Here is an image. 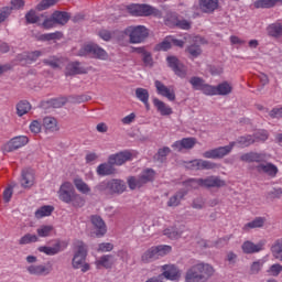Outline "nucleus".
Returning a JSON list of instances; mask_svg holds the SVG:
<instances>
[{
  "instance_id": "1",
  "label": "nucleus",
  "mask_w": 282,
  "mask_h": 282,
  "mask_svg": "<svg viewBox=\"0 0 282 282\" xmlns=\"http://www.w3.org/2000/svg\"><path fill=\"white\" fill-rule=\"evenodd\" d=\"M257 140L253 135L247 134L243 137L238 138L236 141L229 142L228 145L225 147H218L212 150H207L203 153V158L206 160H223V158H226V155H230L232 153V150L237 144L241 147L242 149L246 147H250L251 144H254Z\"/></svg>"
},
{
  "instance_id": "2",
  "label": "nucleus",
  "mask_w": 282,
  "mask_h": 282,
  "mask_svg": "<svg viewBox=\"0 0 282 282\" xmlns=\"http://www.w3.org/2000/svg\"><path fill=\"white\" fill-rule=\"evenodd\" d=\"M215 274V269L208 263H197L187 269L185 282H207Z\"/></svg>"
},
{
  "instance_id": "3",
  "label": "nucleus",
  "mask_w": 282,
  "mask_h": 282,
  "mask_svg": "<svg viewBox=\"0 0 282 282\" xmlns=\"http://www.w3.org/2000/svg\"><path fill=\"white\" fill-rule=\"evenodd\" d=\"M96 191L104 193V195H122L127 191V184L122 180L112 178L100 182L96 186Z\"/></svg>"
},
{
  "instance_id": "4",
  "label": "nucleus",
  "mask_w": 282,
  "mask_h": 282,
  "mask_svg": "<svg viewBox=\"0 0 282 282\" xmlns=\"http://www.w3.org/2000/svg\"><path fill=\"white\" fill-rule=\"evenodd\" d=\"M121 36H129L132 44L144 43L149 39V29L144 25L128 26L121 32Z\"/></svg>"
},
{
  "instance_id": "5",
  "label": "nucleus",
  "mask_w": 282,
  "mask_h": 282,
  "mask_svg": "<svg viewBox=\"0 0 282 282\" xmlns=\"http://www.w3.org/2000/svg\"><path fill=\"white\" fill-rule=\"evenodd\" d=\"M169 252H171V246L161 245L151 247L142 254L141 261H143V263H151V261H155L161 257H166Z\"/></svg>"
},
{
  "instance_id": "6",
  "label": "nucleus",
  "mask_w": 282,
  "mask_h": 282,
  "mask_svg": "<svg viewBox=\"0 0 282 282\" xmlns=\"http://www.w3.org/2000/svg\"><path fill=\"white\" fill-rule=\"evenodd\" d=\"M128 11L133 17H160V10L148 4H132L128 7Z\"/></svg>"
},
{
  "instance_id": "7",
  "label": "nucleus",
  "mask_w": 282,
  "mask_h": 282,
  "mask_svg": "<svg viewBox=\"0 0 282 282\" xmlns=\"http://www.w3.org/2000/svg\"><path fill=\"white\" fill-rule=\"evenodd\" d=\"M79 56H93V58H99V61H107L109 54L98 44H87L79 51Z\"/></svg>"
},
{
  "instance_id": "8",
  "label": "nucleus",
  "mask_w": 282,
  "mask_h": 282,
  "mask_svg": "<svg viewBox=\"0 0 282 282\" xmlns=\"http://www.w3.org/2000/svg\"><path fill=\"white\" fill-rule=\"evenodd\" d=\"M74 246L75 253L72 260V265L74 270H80V265H83L87 259V246L79 240H77Z\"/></svg>"
},
{
  "instance_id": "9",
  "label": "nucleus",
  "mask_w": 282,
  "mask_h": 282,
  "mask_svg": "<svg viewBox=\"0 0 282 282\" xmlns=\"http://www.w3.org/2000/svg\"><path fill=\"white\" fill-rule=\"evenodd\" d=\"M133 158H138V152L133 150H124L117 154H112L108 158L109 164H113V166H122V164L127 162H131Z\"/></svg>"
},
{
  "instance_id": "10",
  "label": "nucleus",
  "mask_w": 282,
  "mask_h": 282,
  "mask_svg": "<svg viewBox=\"0 0 282 282\" xmlns=\"http://www.w3.org/2000/svg\"><path fill=\"white\" fill-rule=\"evenodd\" d=\"M76 193V189L74 188V184L69 181H65L59 186V189L57 192L58 199L63 202L64 204H72V198L74 197Z\"/></svg>"
},
{
  "instance_id": "11",
  "label": "nucleus",
  "mask_w": 282,
  "mask_h": 282,
  "mask_svg": "<svg viewBox=\"0 0 282 282\" xmlns=\"http://www.w3.org/2000/svg\"><path fill=\"white\" fill-rule=\"evenodd\" d=\"M28 142L30 140L25 135L14 137L2 147V151L4 153H12V151H18V149L25 147Z\"/></svg>"
},
{
  "instance_id": "12",
  "label": "nucleus",
  "mask_w": 282,
  "mask_h": 282,
  "mask_svg": "<svg viewBox=\"0 0 282 282\" xmlns=\"http://www.w3.org/2000/svg\"><path fill=\"white\" fill-rule=\"evenodd\" d=\"M256 171L262 175H268V177L274 178L279 175V167L274 163L268 162V159L263 162H259L256 165Z\"/></svg>"
},
{
  "instance_id": "13",
  "label": "nucleus",
  "mask_w": 282,
  "mask_h": 282,
  "mask_svg": "<svg viewBox=\"0 0 282 282\" xmlns=\"http://www.w3.org/2000/svg\"><path fill=\"white\" fill-rule=\"evenodd\" d=\"M161 276L167 281H180L182 272L175 264H164L161 267Z\"/></svg>"
},
{
  "instance_id": "14",
  "label": "nucleus",
  "mask_w": 282,
  "mask_h": 282,
  "mask_svg": "<svg viewBox=\"0 0 282 282\" xmlns=\"http://www.w3.org/2000/svg\"><path fill=\"white\" fill-rule=\"evenodd\" d=\"M154 87L159 96H163V98H167V100H170L171 102L175 100V89L173 88V86H166L164 85V83L160 80H155Z\"/></svg>"
},
{
  "instance_id": "15",
  "label": "nucleus",
  "mask_w": 282,
  "mask_h": 282,
  "mask_svg": "<svg viewBox=\"0 0 282 282\" xmlns=\"http://www.w3.org/2000/svg\"><path fill=\"white\" fill-rule=\"evenodd\" d=\"M169 67L174 70V74L180 78H186L187 69L184 64L180 62V59L175 56H167L166 58Z\"/></svg>"
},
{
  "instance_id": "16",
  "label": "nucleus",
  "mask_w": 282,
  "mask_h": 282,
  "mask_svg": "<svg viewBox=\"0 0 282 282\" xmlns=\"http://www.w3.org/2000/svg\"><path fill=\"white\" fill-rule=\"evenodd\" d=\"M268 160V154L263 152H247L240 155V162H247L248 164L256 162H265Z\"/></svg>"
},
{
  "instance_id": "17",
  "label": "nucleus",
  "mask_w": 282,
  "mask_h": 282,
  "mask_svg": "<svg viewBox=\"0 0 282 282\" xmlns=\"http://www.w3.org/2000/svg\"><path fill=\"white\" fill-rule=\"evenodd\" d=\"M195 144H197V139L191 137V138H183L182 140H178L172 144V149L174 151L182 152L185 150L191 151V149L195 148Z\"/></svg>"
},
{
  "instance_id": "18",
  "label": "nucleus",
  "mask_w": 282,
  "mask_h": 282,
  "mask_svg": "<svg viewBox=\"0 0 282 282\" xmlns=\"http://www.w3.org/2000/svg\"><path fill=\"white\" fill-rule=\"evenodd\" d=\"M26 271L33 276H47L52 272V267L45 264H31L26 268Z\"/></svg>"
},
{
  "instance_id": "19",
  "label": "nucleus",
  "mask_w": 282,
  "mask_h": 282,
  "mask_svg": "<svg viewBox=\"0 0 282 282\" xmlns=\"http://www.w3.org/2000/svg\"><path fill=\"white\" fill-rule=\"evenodd\" d=\"M264 247V240L258 242L257 245L252 241H245L241 246L242 252H245V254H254L257 252H261V250H263Z\"/></svg>"
},
{
  "instance_id": "20",
  "label": "nucleus",
  "mask_w": 282,
  "mask_h": 282,
  "mask_svg": "<svg viewBox=\"0 0 282 282\" xmlns=\"http://www.w3.org/2000/svg\"><path fill=\"white\" fill-rule=\"evenodd\" d=\"M200 182H203V188H221L226 186V181L215 175L203 178Z\"/></svg>"
},
{
  "instance_id": "21",
  "label": "nucleus",
  "mask_w": 282,
  "mask_h": 282,
  "mask_svg": "<svg viewBox=\"0 0 282 282\" xmlns=\"http://www.w3.org/2000/svg\"><path fill=\"white\" fill-rule=\"evenodd\" d=\"M90 221L96 230V237H105L107 235V225H105V220L100 216H91Z\"/></svg>"
},
{
  "instance_id": "22",
  "label": "nucleus",
  "mask_w": 282,
  "mask_h": 282,
  "mask_svg": "<svg viewBox=\"0 0 282 282\" xmlns=\"http://www.w3.org/2000/svg\"><path fill=\"white\" fill-rule=\"evenodd\" d=\"M184 230H186V226L180 225L177 226H170L163 230L164 237L167 239H180L182 235H184Z\"/></svg>"
},
{
  "instance_id": "23",
  "label": "nucleus",
  "mask_w": 282,
  "mask_h": 282,
  "mask_svg": "<svg viewBox=\"0 0 282 282\" xmlns=\"http://www.w3.org/2000/svg\"><path fill=\"white\" fill-rule=\"evenodd\" d=\"M66 76H76L78 74H87V68L80 62H70L66 65Z\"/></svg>"
},
{
  "instance_id": "24",
  "label": "nucleus",
  "mask_w": 282,
  "mask_h": 282,
  "mask_svg": "<svg viewBox=\"0 0 282 282\" xmlns=\"http://www.w3.org/2000/svg\"><path fill=\"white\" fill-rule=\"evenodd\" d=\"M21 186L23 188H32L34 186V171L32 169L22 171Z\"/></svg>"
},
{
  "instance_id": "25",
  "label": "nucleus",
  "mask_w": 282,
  "mask_h": 282,
  "mask_svg": "<svg viewBox=\"0 0 282 282\" xmlns=\"http://www.w3.org/2000/svg\"><path fill=\"white\" fill-rule=\"evenodd\" d=\"M199 8L202 12L210 14L219 8V0H199Z\"/></svg>"
},
{
  "instance_id": "26",
  "label": "nucleus",
  "mask_w": 282,
  "mask_h": 282,
  "mask_svg": "<svg viewBox=\"0 0 282 282\" xmlns=\"http://www.w3.org/2000/svg\"><path fill=\"white\" fill-rule=\"evenodd\" d=\"M115 263L116 259L113 258V256L106 254L97 259L95 265L98 270H100V268H106L107 270H109V268H112Z\"/></svg>"
},
{
  "instance_id": "27",
  "label": "nucleus",
  "mask_w": 282,
  "mask_h": 282,
  "mask_svg": "<svg viewBox=\"0 0 282 282\" xmlns=\"http://www.w3.org/2000/svg\"><path fill=\"white\" fill-rule=\"evenodd\" d=\"M153 105L159 113H161L162 116H171V113H173V108H171L169 105L158 98L153 99Z\"/></svg>"
},
{
  "instance_id": "28",
  "label": "nucleus",
  "mask_w": 282,
  "mask_h": 282,
  "mask_svg": "<svg viewBox=\"0 0 282 282\" xmlns=\"http://www.w3.org/2000/svg\"><path fill=\"white\" fill-rule=\"evenodd\" d=\"M265 221H268V219L265 217H256L253 220H251L250 223H247L243 227L242 230H245L246 232H248V230H252L254 228H263V226H265Z\"/></svg>"
},
{
  "instance_id": "29",
  "label": "nucleus",
  "mask_w": 282,
  "mask_h": 282,
  "mask_svg": "<svg viewBox=\"0 0 282 282\" xmlns=\"http://www.w3.org/2000/svg\"><path fill=\"white\" fill-rule=\"evenodd\" d=\"M52 15L53 21H55V25H67L69 19H72L69 13L65 11H55Z\"/></svg>"
},
{
  "instance_id": "30",
  "label": "nucleus",
  "mask_w": 282,
  "mask_h": 282,
  "mask_svg": "<svg viewBox=\"0 0 282 282\" xmlns=\"http://www.w3.org/2000/svg\"><path fill=\"white\" fill-rule=\"evenodd\" d=\"M73 184L75 188H77L78 193H82V195H90L91 194V187L83 181V178L77 177L74 178Z\"/></svg>"
},
{
  "instance_id": "31",
  "label": "nucleus",
  "mask_w": 282,
  "mask_h": 282,
  "mask_svg": "<svg viewBox=\"0 0 282 282\" xmlns=\"http://www.w3.org/2000/svg\"><path fill=\"white\" fill-rule=\"evenodd\" d=\"M43 56V52L41 51H33L29 53H23L19 56V61H25L26 63H35Z\"/></svg>"
},
{
  "instance_id": "32",
  "label": "nucleus",
  "mask_w": 282,
  "mask_h": 282,
  "mask_svg": "<svg viewBox=\"0 0 282 282\" xmlns=\"http://www.w3.org/2000/svg\"><path fill=\"white\" fill-rule=\"evenodd\" d=\"M116 173V169H113V164L109 163H101L97 167V174L101 175L102 177L107 175H113Z\"/></svg>"
},
{
  "instance_id": "33",
  "label": "nucleus",
  "mask_w": 282,
  "mask_h": 282,
  "mask_svg": "<svg viewBox=\"0 0 282 282\" xmlns=\"http://www.w3.org/2000/svg\"><path fill=\"white\" fill-rule=\"evenodd\" d=\"M271 253L274 259L282 261V238L276 239L271 246Z\"/></svg>"
},
{
  "instance_id": "34",
  "label": "nucleus",
  "mask_w": 282,
  "mask_h": 282,
  "mask_svg": "<svg viewBox=\"0 0 282 282\" xmlns=\"http://www.w3.org/2000/svg\"><path fill=\"white\" fill-rule=\"evenodd\" d=\"M267 32L269 34V36H273L274 39H279L282 36V24L281 22H274L272 24H270L267 28Z\"/></svg>"
},
{
  "instance_id": "35",
  "label": "nucleus",
  "mask_w": 282,
  "mask_h": 282,
  "mask_svg": "<svg viewBox=\"0 0 282 282\" xmlns=\"http://www.w3.org/2000/svg\"><path fill=\"white\" fill-rule=\"evenodd\" d=\"M43 127L46 131H58V121L54 117H45L43 119Z\"/></svg>"
},
{
  "instance_id": "36",
  "label": "nucleus",
  "mask_w": 282,
  "mask_h": 282,
  "mask_svg": "<svg viewBox=\"0 0 282 282\" xmlns=\"http://www.w3.org/2000/svg\"><path fill=\"white\" fill-rule=\"evenodd\" d=\"M265 261L263 260H256L249 267V274L251 276H257V274H261V270H263V265Z\"/></svg>"
},
{
  "instance_id": "37",
  "label": "nucleus",
  "mask_w": 282,
  "mask_h": 282,
  "mask_svg": "<svg viewBox=\"0 0 282 282\" xmlns=\"http://www.w3.org/2000/svg\"><path fill=\"white\" fill-rule=\"evenodd\" d=\"M135 97L143 102L145 109H149V90L147 88H137Z\"/></svg>"
},
{
  "instance_id": "38",
  "label": "nucleus",
  "mask_w": 282,
  "mask_h": 282,
  "mask_svg": "<svg viewBox=\"0 0 282 282\" xmlns=\"http://www.w3.org/2000/svg\"><path fill=\"white\" fill-rule=\"evenodd\" d=\"M228 94H232V86L228 82L216 86V96H228Z\"/></svg>"
},
{
  "instance_id": "39",
  "label": "nucleus",
  "mask_w": 282,
  "mask_h": 282,
  "mask_svg": "<svg viewBox=\"0 0 282 282\" xmlns=\"http://www.w3.org/2000/svg\"><path fill=\"white\" fill-rule=\"evenodd\" d=\"M276 3H282V0H257L253 6L254 8L270 9L274 8Z\"/></svg>"
},
{
  "instance_id": "40",
  "label": "nucleus",
  "mask_w": 282,
  "mask_h": 282,
  "mask_svg": "<svg viewBox=\"0 0 282 282\" xmlns=\"http://www.w3.org/2000/svg\"><path fill=\"white\" fill-rule=\"evenodd\" d=\"M30 109H32V105H30L29 101L22 100L17 104V113L20 118L25 116V113H29Z\"/></svg>"
},
{
  "instance_id": "41",
  "label": "nucleus",
  "mask_w": 282,
  "mask_h": 282,
  "mask_svg": "<svg viewBox=\"0 0 282 282\" xmlns=\"http://www.w3.org/2000/svg\"><path fill=\"white\" fill-rule=\"evenodd\" d=\"M54 213V207L50 205L42 206L35 212L36 219H43V217H50Z\"/></svg>"
},
{
  "instance_id": "42",
  "label": "nucleus",
  "mask_w": 282,
  "mask_h": 282,
  "mask_svg": "<svg viewBox=\"0 0 282 282\" xmlns=\"http://www.w3.org/2000/svg\"><path fill=\"white\" fill-rule=\"evenodd\" d=\"M40 252H44V254H48V257H54V254H58L61 252V243H55L53 247H40Z\"/></svg>"
},
{
  "instance_id": "43",
  "label": "nucleus",
  "mask_w": 282,
  "mask_h": 282,
  "mask_svg": "<svg viewBox=\"0 0 282 282\" xmlns=\"http://www.w3.org/2000/svg\"><path fill=\"white\" fill-rule=\"evenodd\" d=\"M39 241V236L34 234H25L19 239L20 246H28L29 243H36Z\"/></svg>"
},
{
  "instance_id": "44",
  "label": "nucleus",
  "mask_w": 282,
  "mask_h": 282,
  "mask_svg": "<svg viewBox=\"0 0 282 282\" xmlns=\"http://www.w3.org/2000/svg\"><path fill=\"white\" fill-rule=\"evenodd\" d=\"M128 186L131 191H135V188H142V186H144V183L142 182V178L140 176H130L128 177Z\"/></svg>"
},
{
  "instance_id": "45",
  "label": "nucleus",
  "mask_w": 282,
  "mask_h": 282,
  "mask_svg": "<svg viewBox=\"0 0 282 282\" xmlns=\"http://www.w3.org/2000/svg\"><path fill=\"white\" fill-rule=\"evenodd\" d=\"M184 195H186V193L184 192H178L176 194H174L167 202V206L170 208H173L175 206H180V203L182 202V199L184 198Z\"/></svg>"
},
{
  "instance_id": "46",
  "label": "nucleus",
  "mask_w": 282,
  "mask_h": 282,
  "mask_svg": "<svg viewBox=\"0 0 282 282\" xmlns=\"http://www.w3.org/2000/svg\"><path fill=\"white\" fill-rule=\"evenodd\" d=\"M189 85H192L193 89L202 91V89H204V86L206 85V82L202 77L194 76L189 79Z\"/></svg>"
},
{
  "instance_id": "47",
  "label": "nucleus",
  "mask_w": 282,
  "mask_h": 282,
  "mask_svg": "<svg viewBox=\"0 0 282 282\" xmlns=\"http://www.w3.org/2000/svg\"><path fill=\"white\" fill-rule=\"evenodd\" d=\"M86 199L78 193L75 192V195H73V198H70V204L74 206V208H83L86 204Z\"/></svg>"
},
{
  "instance_id": "48",
  "label": "nucleus",
  "mask_w": 282,
  "mask_h": 282,
  "mask_svg": "<svg viewBox=\"0 0 282 282\" xmlns=\"http://www.w3.org/2000/svg\"><path fill=\"white\" fill-rule=\"evenodd\" d=\"M173 47L171 36L165 37L161 43L156 44V52H169Z\"/></svg>"
},
{
  "instance_id": "49",
  "label": "nucleus",
  "mask_w": 282,
  "mask_h": 282,
  "mask_svg": "<svg viewBox=\"0 0 282 282\" xmlns=\"http://www.w3.org/2000/svg\"><path fill=\"white\" fill-rule=\"evenodd\" d=\"M39 237H50L54 232V226L52 225H42L36 229Z\"/></svg>"
},
{
  "instance_id": "50",
  "label": "nucleus",
  "mask_w": 282,
  "mask_h": 282,
  "mask_svg": "<svg viewBox=\"0 0 282 282\" xmlns=\"http://www.w3.org/2000/svg\"><path fill=\"white\" fill-rule=\"evenodd\" d=\"M171 153V148L169 147H163L159 149L156 153V160L158 162H166L167 155Z\"/></svg>"
},
{
  "instance_id": "51",
  "label": "nucleus",
  "mask_w": 282,
  "mask_h": 282,
  "mask_svg": "<svg viewBox=\"0 0 282 282\" xmlns=\"http://www.w3.org/2000/svg\"><path fill=\"white\" fill-rule=\"evenodd\" d=\"M140 177H141V182H143V184H147L149 182H153V178L155 177V171L145 170V171L142 172Z\"/></svg>"
},
{
  "instance_id": "52",
  "label": "nucleus",
  "mask_w": 282,
  "mask_h": 282,
  "mask_svg": "<svg viewBox=\"0 0 282 282\" xmlns=\"http://www.w3.org/2000/svg\"><path fill=\"white\" fill-rule=\"evenodd\" d=\"M186 52L192 58H197V56L202 55V47L197 44H192L186 48Z\"/></svg>"
},
{
  "instance_id": "53",
  "label": "nucleus",
  "mask_w": 282,
  "mask_h": 282,
  "mask_svg": "<svg viewBox=\"0 0 282 282\" xmlns=\"http://www.w3.org/2000/svg\"><path fill=\"white\" fill-rule=\"evenodd\" d=\"M41 19H42V17H41V15H37V14H36V11H34V10H31V11H29V12L25 14V20H26V22H28V23H31V24H33V23H40V22H41Z\"/></svg>"
},
{
  "instance_id": "54",
  "label": "nucleus",
  "mask_w": 282,
  "mask_h": 282,
  "mask_svg": "<svg viewBox=\"0 0 282 282\" xmlns=\"http://www.w3.org/2000/svg\"><path fill=\"white\" fill-rule=\"evenodd\" d=\"M58 3V0H42L37 6L36 10L43 11L52 8V6H56Z\"/></svg>"
},
{
  "instance_id": "55",
  "label": "nucleus",
  "mask_w": 282,
  "mask_h": 282,
  "mask_svg": "<svg viewBox=\"0 0 282 282\" xmlns=\"http://www.w3.org/2000/svg\"><path fill=\"white\" fill-rule=\"evenodd\" d=\"M61 39H63V33L61 31L42 35L43 41H61Z\"/></svg>"
},
{
  "instance_id": "56",
  "label": "nucleus",
  "mask_w": 282,
  "mask_h": 282,
  "mask_svg": "<svg viewBox=\"0 0 282 282\" xmlns=\"http://www.w3.org/2000/svg\"><path fill=\"white\" fill-rule=\"evenodd\" d=\"M184 164H185V169H189L191 171H200L202 159H195L193 161H187Z\"/></svg>"
},
{
  "instance_id": "57",
  "label": "nucleus",
  "mask_w": 282,
  "mask_h": 282,
  "mask_svg": "<svg viewBox=\"0 0 282 282\" xmlns=\"http://www.w3.org/2000/svg\"><path fill=\"white\" fill-rule=\"evenodd\" d=\"M42 19H44L42 23V28L45 30H51V28H54L56 25V22L54 21V17L51 15V18H47L46 14H41Z\"/></svg>"
},
{
  "instance_id": "58",
  "label": "nucleus",
  "mask_w": 282,
  "mask_h": 282,
  "mask_svg": "<svg viewBox=\"0 0 282 282\" xmlns=\"http://www.w3.org/2000/svg\"><path fill=\"white\" fill-rule=\"evenodd\" d=\"M48 104L51 105V107H54V109H61V107L67 105V98L62 97L57 99H52L51 101H48Z\"/></svg>"
},
{
  "instance_id": "59",
  "label": "nucleus",
  "mask_w": 282,
  "mask_h": 282,
  "mask_svg": "<svg viewBox=\"0 0 282 282\" xmlns=\"http://www.w3.org/2000/svg\"><path fill=\"white\" fill-rule=\"evenodd\" d=\"M267 139L268 131L265 130H258L253 133V140H256V142H265Z\"/></svg>"
},
{
  "instance_id": "60",
  "label": "nucleus",
  "mask_w": 282,
  "mask_h": 282,
  "mask_svg": "<svg viewBox=\"0 0 282 282\" xmlns=\"http://www.w3.org/2000/svg\"><path fill=\"white\" fill-rule=\"evenodd\" d=\"M202 91L205 96H217V86L205 84Z\"/></svg>"
},
{
  "instance_id": "61",
  "label": "nucleus",
  "mask_w": 282,
  "mask_h": 282,
  "mask_svg": "<svg viewBox=\"0 0 282 282\" xmlns=\"http://www.w3.org/2000/svg\"><path fill=\"white\" fill-rule=\"evenodd\" d=\"M217 163H214L212 161H206L200 159V171H213V169H217Z\"/></svg>"
},
{
  "instance_id": "62",
  "label": "nucleus",
  "mask_w": 282,
  "mask_h": 282,
  "mask_svg": "<svg viewBox=\"0 0 282 282\" xmlns=\"http://www.w3.org/2000/svg\"><path fill=\"white\" fill-rule=\"evenodd\" d=\"M281 272H282V265L280 263L272 264L268 270V273L271 276H279V273Z\"/></svg>"
},
{
  "instance_id": "63",
  "label": "nucleus",
  "mask_w": 282,
  "mask_h": 282,
  "mask_svg": "<svg viewBox=\"0 0 282 282\" xmlns=\"http://www.w3.org/2000/svg\"><path fill=\"white\" fill-rule=\"evenodd\" d=\"M113 245L111 242H102L98 245L97 252H111Z\"/></svg>"
},
{
  "instance_id": "64",
  "label": "nucleus",
  "mask_w": 282,
  "mask_h": 282,
  "mask_svg": "<svg viewBox=\"0 0 282 282\" xmlns=\"http://www.w3.org/2000/svg\"><path fill=\"white\" fill-rule=\"evenodd\" d=\"M41 129H42V124H41V121L39 120H33L31 123H30V131L31 133H41Z\"/></svg>"
}]
</instances>
